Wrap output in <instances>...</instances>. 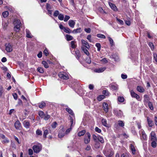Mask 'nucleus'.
Listing matches in <instances>:
<instances>
[{
    "instance_id": "f3484780",
    "label": "nucleus",
    "mask_w": 157,
    "mask_h": 157,
    "mask_svg": "<svg viewBox=\"0 0 157 157\" xmlns=\"http://www.w3.org/2000/svg\"><path fill=\"white\" fill-rule=\"evenodd\" d=\"M75 24V21L71 20L68 21L69 25L72 28H74Z\"/></svg>"
},
{
    "instance_id": "f704fd0d",
    "label": "nucleus",
    "mask_w": 157,
    "mask_h": 157,
    "mask_svg": "<svg viewBox=\"0 0 157 157\" xmlns=\"http://www.w3.org/2000/svg\"><path fill=\"white\" fill-rule=\"evenodd\" d=\"M76 42L75 41H72L71 42V46L72 48H76V45L75 44Z\"/></svg>"
},
{
    "instance_id": "bf43d9fd",
    "label": "nucleus",
    "mask_w": 157,
    "mask_h": 157,
    "mask_svg": "<svg viewBox=\"0 0 157 157\" xmlns=\"http://www.w3.org/2000/svg\"><path fill=\"white\" fill-rule=\"evenodd\" d=\"M148 45L149 47H150L151 50H153L154 48V46L153 44V43L151 42H150L148 44Z\"/></svg>"
},
{
    "instance_id": "4d7b16f0",
    "label": "nucleus",
    "mask_w": 157,
    "mask_h": 157,
    "mask_svg": "<svg viewBox=\"0 0 157 157\" xmlns=\"http://www.w3.org/2000/svg\"><path fill=\"white\" fill-rule=\"evenodd\" d=\"M57 125V123L56 122H53L51 124V126L53 128H55Z\"/></svg>"
},
{
    "instance_id": "4c0bfd02",
    "label": "nucleus",
    "mask_w": 157,
    "mask_h": 157,
    "mask_svg": "<svg viewBox=\"0 0 157 157\" xmlns=\"http://www.w3.org/2000/svg\"><path fill=\"white\" fill-rule=\"evenodd\" d=\"M42 63L43 65L45 68H47L49 67V66L46 61H43L42 62Z\"/></svg>"
},
{
    "instance_id": "4be33fe9",
    "label": "nucleus",
    "mask_w": 157,
    "mask_h": 157,
    "mask_svg": "<svg viewBox=\"0 0 157 157\" xmlns=\"http://www.w3.org/2000/svg\"><path fill=\"white\" fill-rule=\"evenodd\" d=\"M106 68L105 67H101L95 70V72L97 73H101L103 72L105 70Z\"/></svg>"
},
{
    "instance_id": "9d476101",
    "label": "nucleus",
    "mask_w": 157,
    "mask_h": 157,
    "mask_svg": "<svg viewBox=\"0 0 157 157\" xmlns=\"http://www.w3.org/2000/svg\"><path fill=\"white\" fill-rule=\"evenodd\" d=\"M130 93L131 96L132 98H135L136 99L138 100L140 98V96L137 94L135 93L132 90L130 91Z\"/></svg>"
},
{
    "instance_id": "c756f323",
    "label": "nucleus",
    "mask_w": 157,
    "mask_h": 157,
    "mask_svg": "<svg viewBox=\"0 0 157 157\" xmlns=\"http://www.w3.org/2000/svg\"><path fill=\"white\" fill-rule=\"evenodd\" d=\"M101 122L102 124L105 127H107L108 126V125L107 123L106 120L104 119H103L101 120Z\"/></svg>"
},
{
    "instance_id": "9b49d317",
    "label": "nucleus",
    "mask_w": 157,
    "mask_h": 157,
    "mask_svg": "<svg viewBox=\"0 0 157 157\" xmlns=\"http://www.w3.org/2000/svg\"><path fill=\"white\" fill-rule=\"evenodd\" d=\"M5 46L6 50L7 52H10L12 51V47L9 43L6 44Z\"/></svg>"
},
{
    "instance_id": "2f4dec72",
    "label": "nucleus",
    "mask_w": 157,
    "mask_h": 157,
    "mask_svg": "<svg viewBox=\"0 0 157 157\" xmlns=\"http://www.w3.org/2000/svg\"><path fill=\"white\" fill-rule=\"evenodd\" d=\"M66 37L67 41H70L73 39V36L68 34L66 35Z\"/></svg>"
},
{
    "instance_id": "6e6d98bb",
    "label": "nucleus",
    "mask_w": 157,
    "mask_h": 157,
    "mask_svg": "<svg viewBox=\"0 0 157 157\" xmlns=\"http://www.w3.org/2000/svg\"><path fill=\"white\" fill-rule=\"evenodd\" d=\"M93 138L94 141L96 142H97V140L98 139V136H97L96 135L94 134L93 135Z\"/></svg>"
},
{
    "instance_id": "aec40b11",
    "label": "nucleus",
    "mask_w": 157,
    "mask_h": 157,
    "mask_svg": "<svg viewBox=\"0 0 157 157\" xmlns=\"http://www.w3.org/2000/svg\"><path fill=\"white\" fill-rule=\"evenodd\" d=\"M75 56L76 57V59H77L79 60V58H80V56H81V55L80 53V52L78 49H76L75 50Z\"/></svg>"
},
{
    "instance_id": "338daca9",
    "label": "nucleus",
    "mask_w": 157,
    "mask_h": 157,
    "mask_svg": "<svg viewBox=\"0 0 157 157\" xmlns=\"http://www.w3.org/2000/svg\"><path fill=\"white\" fill-rule=\"evenodd\" d=\"M103 94L106 96H107L109 95V92L108 90H105L103 91Z\"/></svg>"
},
{
    "instance_id": "58836bf2",
    "label": "nucleus",
    "mask_w": 157,
    "mask_h": 157,
    "mask_svg": "<svg viewBox=\"0 0 157 157\" xmlns=\"http://www.w3.org/2000/svg\"><path fill=\"white\" fill-rule=\"evenodd\" d=\"M1 142L3 144H5V143H9L10 142V140L7 137H6V138L4 139L3 140H2Z\"/></svg>"
},
{
    "instance_id": "bb28decb",
    "label": "nucleus",
    "mask_w": 157,
    "mask_h": 157,
    "mask_svg": "<svg viewBox=\"0 0 157 157\" xmlns=\"http://www.w3.org/2000/svg\"><path fill=\"white\" fill-rule=\"evenodd\" d=\"M82 31L81 28H79L76 29H74L72 33H80Z\"/></svg>"
},
{
    "instance_id": "a19ab883",
    "label": "nucleus",
    "mask_w": 157,
    "mask_h": 157,
    "mask_svg": "<svg viewBox=\"0 0 157 157\" xmlns=\"http://www.w3.org/2000/svg\"><path fill=\"white\" fill-rule=\"evenodd\" d=\"M64 15L61 13H60L58 16V19L61 21L63 20L64 19Z\"/></svg>"
},
{
    "instance_id": "c03bdc74",
    "label": "nucleus",
    "mask_w": 157,
    "mask_h": 157,
    "mask_svg": "<svg viewBox=\"0 0 157 157\" xmlns=\"http://www.w3.org/2000/svg\"><path fill=\"white\" fill-rule=\"evenodd\" d=\"M118 124L121 127H123L124 125V123L122 121H118Z\"/></svg>"
},
{
    "instance_id": "0eeeda50",
    "label": "nucleus",
    "mask_w": 157,
    "mask_h": 157,
    "mask_svg": "<svg viewBox=\"0 0 157 157\" xmlns=\"http://www.w3.org/2000/svg\"><path fill=\"white\" fill-rule=\"evenodd\" d=\"M150 135L151 136V141H157L156 136L154 132H151L150 134Z\"/></svg>"
},
{
    "instance_id": "680f3d73",
    "label": "nucleus",
    "mask_w": 157,
    "mask_h": 157,
    "mask_svg": "<svg viewBox=\"0 0 157 157\" xmlns=\"http://www.w3.org/2000/svg\"><path fill=\"white\" fill-rule=\"evenodd\" d=\"M52 9V7L50 4L48 3H47L46 4V9L47 10H50Z\"/></svg>"
},
{
    "instance_id": "de8ad7c7",
    "label": "nucleus",
    "mask_w": 157,
    "mask_h": 157,
    "mask_svg": "<svg viewBox=\"0 0 157 157\" xmlns=\"http://www.w3.org/2000/svg\"><path fill=\"white\" fill-rule=\"evenodd\" d=\"M9 15V13L7 11L3 12L2 13V15L4 17H7Z\"/></svg>"
},
{
    "instance_id": "864d4df0",
    "label": "nucleus",
    "mask_w": 157,
    "mask_h": 157,
    "mask_svg": "<svg viewBox=\"0 0 157 157\" xmlns=\"http://www.w3.org/2000/svg\"><path fill=\"white\" fill-rule=\"evenodd\" d=\"M36 133L37 135H42V132L40 130L38 129L36 131Z\"/></svg>"
},
{
    "instance_id": "cd10ccee",
    "label": "nucleus",
    "mask_w": 157,
    "mask_h": 157,
    "mask_svg": "<svg viewBox=\"0 0 157 157\" xmlns=\"http://www.w3.org/2000/svg\"><path fill=\"white\" fill-rule=\"evenodd\" d=\"M137 90L140 92H143L144 91V88L140 86H137Z\"/></svg>"
},
{
    "instance_id": "dca6fc26",
    "label": "nucleus",
    "mask_w": 157,
    "mask_h": 157,
    "mask_svg": "<svg viewBox=\"0 0 157 157\" xmlns=\"http://www.w3.org/2000/svg\"><path fill=\"white\" fill-rule=\"evenodd\" d=\"M103 108L105 112L107 113L108 112L109 110V107L108 104L105 102L103 104Z\"/></svg>"
},
{
    "instance_id": "20e7f679",
    "label": "nucleus",
    "mask_w": 157,
    "mask_h": 157,
    "mask_svg": "<svg viewBox=\"0 0 157 157\" xmlns=\"http://www.w3.org/2000/svg\"><path fill=\"white\" fill-rule=\"evenodd\" d=\"M13 24L14 25V29L16 31H17V30H19L20 27L21 22L19 20H15L13 21Z\"/></svg>"
},
{
    "instance_id": "052dcab7",
    "label": "nucleus",
    "mask_w": 157,
    "mask_h": 157,
    "mask_svg": "<svg viewBox=\"0 0 157 157\" xmlns=\"http://www.w3.org/2000/svg\"><path fill=\"white\" fill-rule=\"evenodd\" d=\"M117 19V21L121 25H123L124 24V22L123 21L121 20V19H118V18H116Z\"/></svg>"
},
{
    "instance_id": "774afa93",
    "label": "nucleus",
    "mask_w": 157,
    "mask_h": 157,
    "mask_svg": "<svg viewBox=\"0 0 157 157\" xmlns=\"http://www.w3.org/2000/svg\"><path fill=\"white\" fill-rule=\"evenodd\" d=\"M154 59L155 60V61L157 62V54L156 53H154L153 54Z\"/></svg>"
},
{
    "instance_id": "a878e982",
    "label": "nucleus",
    "mask_w": 157,
    "mask_h": 157,
    "mask_svg": "<svg viewBox=\"0 0 157 157\" xmlns=\"http://www.w3.org/2000/svg\"><path fill=\"white\" fill-rule=\"evenodd\" d=\"M147 121L148 126L150 127H152L154 125L153 121L151 120L148 117L147 118Z\"/></svg>"
},
{
    "instance_id": "7c9ffc66",
    "label": "nucleus",
    "mask_w": 157,
    "mask_h": 157,
    "mask_svg": "<svg viewBox=\"0 0 157 157\" xmlns=\"http://www.w3.org/2000/svg\"><path fill=\"white\" fill-rule=\"evenodd\" d=\"M144 101L146 103H148L150 102L149 101V98L148 95L147 94H145L144 96Z\"/></svg>"
},
{
    "instance_id": "c85d7f7f",
    "label": "nucleus",
    "mask_w": 157,
    "mask_h": 157,
    "mask_svg": "<svg viewBox=\"0 0 157 157\" xmlns=\"http://www.w3.org/2000/svg\"><path fill=\"white\" fill-rule=\"evenodd\" d=\"M66 111L70 114L71 115H74V113L73 111L70 108H66Z\"/></svg>"
},
{
    "instance_id": "ea45409f",
    "label": "nucleus",
    "mask_w": 157,
    "mask_h": 157,
    "mask_svg": "<svg viewBox=\"0 0 157 157\" xmlns=\"http://www.w3.org/2000/svg\"><path fill=\"white\" fill-rule=\"evenodd\" d=\"M2 25L3 28L6 29L8 25V23L6 21H3L2 22Z\"/></svg>"
},
{
    "instance_id": "6ab92c4d",
    "label": "nucleus",
    "mask_w": 157,
    "mask_h": 157,
    "mask_svg": "<svg viewBox=\"0 0 157 157\" xmlns=\"http://www.w3.org/2000/svg\"><path fill=\"white\" fill-rule=\"evenodd\" d=\"M109 4L111 8L113 10L115 11H117V8L115 5L110 2H109Z\"/></svg>"
},
{
    "instance_id": "e433bc0d",
    "label": "nucleus",
    "mask_w": 157,
    "mask_h": 157,
    "mask_svg": "<svg viewBox=\"0 0 157 157\" xmlns=\"http://www.w3.org/2000/svg\"><path fill=\"white\" fill-rule=\"evenodd\" d=\"M64 31L65 33H70L71 32V30L69 28L67 27H65Z\"/></svg>"
},
{
    "instance_id": "f03ea898",
    "label": "nucleus",
    "mask_w": 157,
    "mask_h": 157,
    "mask_svg": "<svg viewBox=\"0 0 157 157\" xmlns=\"http://www.w3.org/2000/svg\"><path fill=\"white\" fill-rule=\"evenodd\" d=\"M42 148V145L40 144H38L37 145H34L33 147V149L34 152L36 153H39L41 150Z\"/></svg>"
},
{
    "instance_id": "49530a36",
    "label": "nucleus",
    "mask_w": 157,
    "mask_h": 157,
    "mask_svg": "<svg viewBox=\"0 0 157 157\" xmlns=\"http://www.w3.org/2000/svg\"><path fill=\"white\" fill-rule=\"evenodd\" d=\"M97 48L98 51H100V50L101 45L99 43H97L95 44Z\"/></svg>"
},
{
    "instance_id": "6e6552de",
    "label": "nucleus",
    "mask_w": 157,
    "mask_h": 157,
    "mask_svg": "<svg viewBox=\"0 0 157 157\" xmlns=\"http://www.w3.org/2000/svg\"><path fill=\"white\" fill-rule=\"evenodd\" d=\"M86 135L87 136H86L84 138V143L86 144H88L90 141V134L89 132H87L86 133Z\"/></svg>"
},
{
    "instance_id": "473e14b6",
    "label": "nucleus",
    "mask_w": 157,
    "mask_h": 157,
    "mask_svg": "<svg viewBox=\"0 0 157 157\" xmlns=\"http://www.w3.org/2000/svg\"><path fill=\"white\" fill-rule=\"evenodd\" d=\"M105 98V96H104L103 95H100L99 96H98L97 98V99L98 101H101L102 100H103V99H104Z\"/></svg>"
},
{
    "instance_id": "3c124183",
    "label": "nucleus",
    "mask_w": 157,
    "mask_h": 157,
    "mask_svg": "<svg viewBox=\"0 0 157 157\" xmlns=\"http://www.w3.org/2000/svg\"><path fill=\"white\" fill-rule=\"evenodd\" d=\"M108 38L111 45V46H113V45L114 42L113 40L110 37H108Z\"/></svg>"
},
{
    "instance_id": "7ed1b4c3",
    "label": "nucleus",
    "mask_w": 157,
    "mask_h": 157,
    "mask_svg": "<svg viewBox=\"0 0 157 157\" xmlns=\"http://www.w3.org/2000/svg\"><path fill=\"white\" fill-rule=\"evenodd\" d=\"M139 132L140 136V139L142 140H147V137L143 129H141L140 130Z\"/></svg>"
},
{
    "instance_id": "f257e3e1",
    "label": "nucleus",
    "mask_w": 157,
    "mask_h": 157,
    "mask_svg": "<svg viewBox=\"0 0 157 157\" xmlns=\"http://www.w3.org/2000/svg\"><path fill=\"white\" fill-rule=\"evenodd\" d=\"M103 153L106 157H111L114 154L112 149H106L103 151Z\"/></svg>"
},
{
    "instance_id": "393cba45",
    "label": "nucleus",
    "mask_w": 157,
    "mask_h": 157,
    "mask_svg": "<svg viewBox=\"0 0 157 157\" xmlns=\"http://www.w3.org/2000/svg\"><path fill=\"white\" fill-rule=\"evenodd\" d=\"M45 105L46 103L43 101H42L38 104V106L40 109L43 108L45 106Z\"/></svg>"
},
{
    "instance_id": "8fccbe9b",
    "label": "nucleus",
    "mask_w": 157,
    "mask_h": 157,
    "mask_svg": "<svg viewBox=\"0 0 157 157\" xmlns=\"http://www.w3.org/2000/svg\"><path fill=\"white\" fill-rule=\"evenodd\" d=\"M148 105L149 108L151 110H153L154 108H153L152 104L151 102H148Z\"/></svg>"
},
{
    "instance_id": "423d86ee",
    "label": "nucleus",
    "mask_w": 157,
    "mask_h": 157,
    "mask_svg": "<svg viewBox=\"0 0 157 157\" xmlns=\"http://www.w3.org/2000/svg\"><path fill=\"white\" fill-rule=\"evenodd\" d=\"M14 126L15 128L17 130H21L22 126L21 123L18 120H17L14 124Z\"/></svg>"
},
{
    "instance_id": "37998d69",
    "label": "nucleus",
    "mask_w": 157,
    "mask_h": 157,
    "mask_svg": "<svg viewBox=\"0 0 157 157\" xmlns=\"http://www.w3.org/2000/svg\"><path fill=\"white\" fill-rule=\"evenodd\" d=\"M157 141H151V146L154 148L157 145Z\"/></svg>"
},
{
    "instance_id": "603ef678",
    "label": "nucleus",
    "mask_w": 157,
    "mask_h": 157,
    "mask_svg": "<svg viewBox=\"0 0 157 157\" xmlns=\"http://www.w3.org/2000/svg\"><path fill=\"white\" fill-rule=\"evenodd\" d=\"M59 11L57 10H55L53 16L54 17H57L59 14Z\"/></svg>"
},
{
    "instance_id": "09e8293b",
    "label": "nucleus",
    "mask_w": 157,
    "mask_h": 157,
    "mask_svg": "<svg viewBox=\"0 0 157 157\" xmlns=\"http://www.w3.org/2000/svg\"><path fill=\"white\" fill-rule=\"evenodd\" d=\"M97 36L98 37L102 38H105V36L103 34H97Z\"/></svg>"
},
{
    "instance_id": "4468645a",
    "label": "nucleus",
    "mask_w": 157,
    "mask_h": 157,
    "mask_svg": "<svg viewBox=\"0 0 157 157\" xmlns=\"http://www.w3.org/2000/svg\"><path fill=\"white\" fill-rule=\"evenodd\" d=\"M65 134H66L64 132V130L63 129H62L60 130L58 136L59 138H62L64 137Z\"/></svg>"
},
{
    "instance_id": "72a5a7b5",
    "label": "nucleus",
    "mask_w": 157,
    "mask_h": 157,
    "mask_svg": "<svg viewBox=\"0 0 157 157\" xmlns=\"http://www.w3.org/2000/svg\"><path fill=\"white\" fill-rule=\"evenodd\" d=\"M98 141L102 144H103L104 142V139L101 136H98Z\"/></svg>"
},
{
    "instance_id": "69168bd1",
    "label": "nucleus",
    "mask_w": 157,
    "mask_h": 157,
    "mask_svg": "<svg viewBox=\"0 0 157 157\" xmlns=\"http://www.w3.org/2000/svg\"><path fill=\"white\" fill-rule=\"evenodd\" d=\"M44 53L46 56H47L49 54L48 50L47 49H45L44 52Z\"/></svg>"
},
{
    "instance_id": "79ce46f5",
    "label": "nucleus",
    "mask_w": 157,
    "mask_h": 157,
    "mask_svg": "<svg viewBox=\"0 0 157 157\" xmlns=\"http://www.w3.org/2000/svg\"><path fill=\"white\" fill-rule=\"evenodd\" d=\"M38 114L41 118H44V113L42 111H40L39 112Z\"/></svg>"
},
{
    "instance_id": "13d9d810",
    "label": "nucleus",
    "mask_w": 157,
    "mask_h": 157,
    "mask_svg": "<svg viewBox=\"0 0 157 157\" xmlns=\"http://www.w3.org/2000/svg\"><path fill=\"white\" fill-rule=\"evenodd\" d=\"M118 101L120 102H123L124 101V98L123 97H119L118 98Z\"/></svg>"
},
{
    "instance_id": "a18cd8bd",
    "label": "nucleus",
    "mask_w": 157,
    "mask_h": 157,
    "mask_svg": "<svg viewBox=\"0 0 157 157\" xmlns=\"http://www.w3.org/2000/svg\"><path fill=\"white\" fill-rule=\"evenodd\" d=\"M48 133V131L47 129H46L44 131L43 136L44 138H46V136Z\"/></svg>"
},
{
    "instance_id": "0e129e2a",
    "label": "nucleus",
    "mask_w": 157,
    "mask_h": 157,
    "mask_svg": "<svg viewBox=\"0 0 157 157\" xmlns=\"http://www.w3.org/2000/svg\"><path fill=\"white\" fill-rule=\"evenodd\" d=\"M70 17L68 15H66L64 18V21L65 22L67 21L70 18Z\"/></svg>"
},
{
    "instance_id": "412c9836",
    "label": "nucleus",
    "mask_w": 157,
    "mask_h": 157,
    "mask_svg": "<svg viewBox=\"0 0 157 157\" xmlns=\"http://www.w3.org/2000/svg\"><path fill=\"white\" fill-rule=\"evenodd\" d=\"M81 49L82 51L87 56H88L90 55V53L86 48H84V46L81 47Z\"/></svg>"
},
{
    "instance_id": "39448f33",
    "label": "nucleus",
    "mask_w": 157,
    "mask_h": 157,
    "mask_svg": "<svg viewBox=\"0 0 157 157\" xmlns=\"http://www.w3.org/2000/svg\"><path fill=\"white\" fill-rule=\"evenodd\" d=\"M59 77L63 79H67L69 78L68 75L64 72H60L58 74Z\"/></svg>"
},
{
    "instance_id": "a211bd4d",
    "label": "nucleus",
    "mask_w": 157,
    "mask_h": 157,
    "mask_svg": "<svg viewBox=\"0 0 157 157\" xmlns=\"http://www.w3.org/2000/svg\"><path fill=\"white\" fill-rule=\"evenodd\" d=\"M109 87L113 90H116L118 88V85L116 84H111L109 85Z\"/></svg>"
},
{
    "instance_id": "5701e85b",
    "label": "nucleus",
    "mask_w": 157,
    "mask_h": 157,
    "mask_svg": "<svg viewBox=\"0 0 157 157\" xmlns=\"http://www.w3.org/2000/svg\"><path fill=\"white\" fill-rule=\"evenodd\" d=\"M71 128H68V129H67L66 130V131L65 132V133L66 134H68L71 131V130L72 129V128H71V127L72 126V125L73 124V120L71 117Z\"/></svg>"
},
{
    "instance_id": "b1692460",
    "label": "nucleus",
    "mask_w": 157,
    "mask_h": 157,
    "mask_svg": "<svg viewBox=\"0 0 157 157\" xmlns=\"http://www.w3.org/2000/svg\"><path fill=\"white\" fill-rule=\"evenodd\" d=\"M25 31L26 34V37L29 38H32L33 36L31 34V33L29 30L27 29H26Z\"/></svg>"
},
{
    "instance_id": "1a4fd4ad",
    "label": "nucleus",
    "mask_w": 157,
    "mask_h": 157,
    "mask_svg": "<svg viewBox=\"0 0 157 157\" xmlns=\"http://www.w3.org/2000/svg\"><path fill=\"white\" fill-rule=\"evenodd\" d=\"M81 42L82 44V46H84V48H86L87 49H89L90 47L87 42L82 39L81 40Z\"/></svg>"
},
{
    "instance_id": "c9c22d12",
    "label": "nucleus",
    "mask_w": 157,
    "mask_h": 157,
    "mask_svg": "<svg viewBox=\"0 0 157 157\" xmlns=\"http://www.w3.org/2000/svg\"><path fill=\"white\" fill-rule=\"evenodd\" d=\"M86 133V131L85 130H83L82 131L79 132L78 133V136H83L85 133Z\"/></svg>"
},
{
    "instance_id": "2eb2a0df",
    "label": "nucleus",
    "mask_w": 157,
    "mask_h": 157,
    "mask_svg": "<svg viewBox=\"0 0 157 157\" xmlns=\"http://www.w3.org/2000/svg\"><path fill=\"white\" fill-rule=\"evenodd\" d=\"M115 114L119 117H121L123 115V113L120 110H114Z\"/></svg>"
},
{
    "instance_id": "f8f14e48",
    "label": "nucleus",
    "mask_w": 157,
    "mask_h": 157,
    "mask_svg": "<svg viewBox=\"0 0 157 157\" xmlns=\"http://www.w3.org/2000/svg\"><path fill=\"white\" fill-rule=\"evenodd\" d=\"M135 144L134 142L130 144V149L132 151V153L133 155H134L136 153V149L134 146Z\"/></svg>"
},
{
    "instance_id": "5fc2aeb1",
    "label": "nucleus",
    "mask_w": 157,
    "mask_h": 157,
    "mask_svg": "<svg viewBox=\"0 0 157 157\" xmlns=\"http://www.w3.org/2000/svg\"><path fill=\"white\" fill-rule=\"evenodd\" d=\"M37 71L40 73H43L44 72V70L43 68L39 67L37 68Z\"/></svg>"
},
{
    "instance_id": "e2e57ef3",
    "label": "nucleus",
    "mask_w": 157,
    "mask_h": 157,
    "mask_svg": "<svg viewBox=\"0 0 157 157\" xmlns=\"http://www.w3.org/2000/svg\"><path fill=\"white\" fill-rule=\"evenodd\" d=\"M84 31L86 33H90L91 32V29L90 28H85L84 29Z\"/></svg>"
},
{
    "instance_id": "ddd939ff",
    "label": "nucleus",
    "mask_w": 157,
    "mask_h": 157,
    "mask_svg": "<svg viewBox=\"0 0 157 157\" xmlns=\"http://www.w3.org/2000/svg\"><path fill=\"white\" fill-rule=\"evenodd\" d=\"M24 127L26 128H29L30 126V122L27 120H25L23 123Z\"/></svg>"
}]
</instances>
